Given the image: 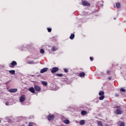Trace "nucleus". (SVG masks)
Listing matches in <instances>:
<instances>
[{
  "label": "nucleus",
  "instance_id": "1",
  "mask_svg": "<svg viewBox=\"0 0 126 126\" xmlns=\"http://www.w3.org/2000/svg\"><path fill=\"white\" fill-rule=\"evenodd\" d=\"M115 108L117 109L115 112V114H117V115H122L123 114V111L120 109L121 108L120 106H117Z\"/></svg>",
  "mask_w": 126,
  "mask_h": 126
},
{
  "label": "nucleus",
  "instance_id": "2",
  "mask_svg": "<svg viewBox=\"0 0 126 126\" xmlns=\"http://www.w3.org/2000/svg\"><path fill=\"white\" fill-rule=\"evenodd\" d=\"M52 73H56L57 71L60 70V69L58 67H53L50 69Z\"/></svg>",
  "mask_w": 126,
  "mask_h": 126
},
{
  "label": "nucleus",
  "instance_id": "3",
  "mask_svg": "<svg viewBox=\"0 0 126 126\" xmlns=\"http://www.w3.org/2000/svg\"><path fill=\"white\" fill-rule=\"evenodd\" d=\"M15 65H17V63L16 61H12L9 65V67L13 68Z\"/></svg>",
  "mask_w": 126,
  "mask_h": 126
},
{
  "label": "nucleus",
  "instance_id": "4",
  "mask_svg": "<svg viewBox=\"0 0 126 126\" xmlns=\"http://www.w3.org/2000/svg\"><path fill=\"white\" fill-rule=\"evenodd\" d=\"M55 118V115H52V114H49L47 116V119L48 121H52V120H54Z\"/></svg>",
  "mask_w": 126,
  "mask_h": 126
},
{
  "label": "nucleus",
  "instance_id": "5",
  "mask_svg": "<svg viewBox=\"0 0 126 126\" xmlns=\"http://www.w3.org/2000/svg\"><path fill=\"white\" fill-rule=\"evenodd\" d=\"M82 5L84 6H90V3L88 2L87 1H83L82 2Z\"/></svg>",
  "mask_w": 126,
  "mask_h": 126
},
{
  "label": "nucleus",
  "instance_id": "6",
  "mask_svg": "<svg viewBox=\"0 0 126 126\" xmlns=\"http://www.w3.org/2000/svg\"><path fill=\"white\" fill-rule=\"evenodd\" d=\"M34 88L35 91H37V92H40L41 91V87L38 85H34Z\"/></svg>",
  "mask_w": 126,
  "mask_h": 126
},
{
  "label": "nucleus",
  "instance_id": "7",
  "mask_svg": "<svg viewBox=\"0 0 126 126\" xmlns=\"http://www.w3.org/2000/svg\"><path fill=\"white\" fill-rule=\"evenodd\" d=\"M25 101V95L23 94L20 98V102L22 103V102H24Z\"/></svg>",
  "mask_w": 126,
  "mask_h": 126
},
{
  "label": "nucleus",
  "instance_id": "8",
  "mask_svg": "<svg viewBox=\"0 0 126 126\" xmlns=\"http://www.w3.org/2000/svg\"><path fill=\"white\" fill-rule=\"evenodd\" d=\"M47 71H48V68H44L41 70L40 73H44Z\"/></svg>",
  "mask_w": 126,
  "mask_h": 126
},
{
  "label": "nucleus",
  "instance_id": "9",
  "mask_svg": "<svg viewBox=\"0 0 126 126\" xmlns=\"http://www.w3.org/2000/svg\"><path fill=\"white\" fill-rule=\"evenodd\" d=\"M9 92H10L11 93H15V92H17V89H10Z\"/></svg>",
  "mask_w": 126,
  "mask_h": 126
},
{
  "label": "nucleus",
  "instance_id": "10",
  "mask_svg": "<svg viewBox=\"0 0 126 126\" xmlns=\"http://www.w3.org/2000/svg\"><path fill=\"white\" fill-rule=\"evenodd\" d=\"M33 87L30 88L29 91L31 92V93H35V89Z\"/></svg>",
  "mask_w": 126,
  "mask_h": 126
},
{
  "label": "nucleus",
  "instance_id": "11",
  "mask_svg": "<svg viewBox=\"0 0 126 126\" xmlns=\"http://www.w3.org/2000/svg\"><path fill=\"white\" fill-rule=\"evenodd\" d=\"M63 122L64 124H65L66 125H68L70 123V121L67 119H65L63 121Z\"/></svg>",
  "mask_w": 126,
  "mask_h": 126
},
{
  "label": "nucleus",
  "instance_id": "12",
  "mask_svg": "<svg viewBox=\"0 0 126 126\" xmlns=\"http://www.w3.org/2000/svg\"><path fill=\"white\" fill-rule=\"evenodd\" d=\"M104 94H105V93H104V91H101L98 93V95H99V96H104Z\"/></svg>",
  "mask_w": 126,
  "mask_h": 126
},
{
  "label": "nucleus",
  "instance_id": "13",
  "mask_svg": "<svg viewBox=\"0 0 126 126\" xmlns=\"http://www.w3.org/2000/svg\"><path fill=\"white\" fill-rule=\"evenodd\" d=\"M79 76L80 77H83V76H85V73L84 72H81L79 73Z\"/></svg>",
  "mask_w": 126,
  "mask_h": 126
},
{
  "label": "nucleus",
  "instance_id": "14",
  "mask_svg": "<svg viewBox=\"0 0 126 126\" xmlns=\"http://www.w3.org/2000/svg\"><path fill=\"white\" fill-rule=\"evenodd\" d=\"M81 114L82 116H84L85 115H86L87 114V111H84V110H82L81 112Z\"/></svg>",
  "mask_w": 126,
  "mask_h": 126
},
{
  "label": "nucleus",
  "instance_id": "15",
  "mask_svg": "<svg viewBox=\"0 0 126 126\" xmlns=\"http://www.w3.org/2000/svg\"><path fill=\"white\" fill-rule=\"evenodd\" d=\"M75 35L74 34L72 33V34H71L69 38L71 40H73V39H74V37H75Z\"/></svg>",
  "mask_w": 126,
  "mask_h": 126
},
{
  "label": "nucleus",
  "instance_id": "16",
  "mask_svg": "<svg viewBox=\"0 0 126 126\" xmlns=\"http://www.w3.org/2000/svg\"><path fill=\"white\" fill-rule=\"evenodd\" d=\"M9 73H10L11 74H15V70H11L9 71Z\"/></svg>",
  "mask_w": 126,
  "mask_h": 126
},
{
  "label": "nucleus",
  "instance_id": "17",
  "mask_svg": "<svg viewBox=\"0 0 126 126\" xmlns=\"http://www.w3.org/2000/svg\"><path fill=\"white\" fill-rule=\"evenodd\" d=\"M84 124H85V121H84V120H81L80 121V125L81 126H83V125H84Z\"/></svg>",
  "mask_w": 126,
  "mask_h": 126
},
{
  "label": "nucleus",
  "instance_id": "18",
  "mask_svg": "<svg viewBox=\"0 0 126 126\" xmlns=\"http://www.w3.org/2000/svg\"><path fill=\"white\" fill-rule=\"evenodd\" d=\"M105 98V95H100V96L99 97V99L100 101H102V100H104Z\"/></svg>",
  "mask_w": 126,
  "mask_h": 126
},
{
  "label": "nucleus",
  "instance_id": "19",
  "mask_svg": "<svg viewBox=\"0 0 126 126\" xmlns=\"http://www.w3.org/2000/svg\"><path fill=\"white\" fill-rule=\"evenodd\" d=\"M116 7L117 8H120L121 7V3L118 2L116 3Z\"/></svg>",
  "mask_w": 126,
  "mask_h": 126
},
{
  "label": "nucleus",
  "instance_id": "20",
  "mask_svg": "<svg viewBox=\"0 0 126 126\" xmlns=\"http://www.w3.org/2000/svg\"><path fill=\"white\" fill-rule=\"evenodd\" d=\"M57 48H56L55 47H53L51 48V52H56V51H57Z\"/></svg>",
  "mask_w": 126,
  "mask_h": 126
},
{
  "label": "nucleus",
  "instance_id": "21",
  "mask_svg": "<svg viewBox=\"0 0 126 126\" xmlns=\"http://www.w3.org/2000/svg\"><path fill=\"white\" fill-rule=\"evenodd\" d=\"M97 125L98 126H103V124L102 123V122H101V121H98Z\"/></svg>",
  "mask_w": 126,
  "mask_h": 126
},
{
  "label": "nucleus",
  "instance_id": "22",
  "mask_svg": "<svg viewBox=\"0 0 126 126\" xmlns=\"http://www.w3.org/2000/svg\"><path fill=\"white\" fill-rule=\"evenodd\" d=\"M42 84L44 85V86H47L48 85V83H47L45 81H42Z\"/></svg>",
  "mask_w": 126,
  "mask_h": 126
},
{
  "label": "nucleus",
  "instance_id": "23",
  "mask_svg": "<svg viewBox=\"0 0 126 126\" xmlns=\"http://www.w3.org/2000/svg\"><path fill=\"white\" fill-rule=\"evenodd\" d=\"M28 63L29 64H34V63H35L33 61H29L28 62Z\"/></svg>",
  "mask_w": 126,
  "mask_h": 126
},
{
  "label": "nucleus",
  "instance_id": "24",
  "mask_svg": "<svg viewBox=\"0 0 126 126\" xmlns=\"http://www.w3.org/2000/svg\"><path fill=\"white\" fill-rule=\"evenodd\" d=\"M56 76L62 77V76H63V74H56Z\"/></svg>",
  "mask_w": 126,
  "mask_h": 126
},
{
  "label": "nucleus",
  "instance_id": "25",
  "mask_svg": "<svg viewBox=\"0 0 126 126\" xmlns=\"http://www.w3.org/2000/svg\"><path fill=\"white\" fill-rule=\"evenodd\" d=\"M40 54H44V53H45V50H44L43 49H41L40 50Z\"/></svg>",
  "mask_w": 126,
  "mask_h": 126
},
{
  "label": "nucleus",
  "instance_id": "26",
  "mask_svg": "<svg viewBox=\"0 0 126 126\" xmlns=\"http://www.w3.org/2000/svg\"><path fill=\"white\" fill-rule=\"evenodd\" d=\"M120 91H121L122 92H126V89H124V88H121L120 90Z\"/></svg>",
  "mask_w": 126,
  "mask_h": 126
},
{
  "label": "nucleus",
  "instance_id": "27",
  "mask_svg": "<svg viewBox=\"0 0 126 126\" xmlns=\"http://www.w3.org/2000/svg\"><path fill=\"white\" fill-rule=\"evenodd\" d=\"M48 32H52V29L50 28H47Z\"/></svg>",
  "mask_w": 126,
  "mask_h": 126
},
{
  "label": "nucleus",
  "instance_id": "28",
  "mask_svg": "<svg viewBox=\"0 0 126 126\" xmlns=\"http://www.w3.org/2000/svg\"><path fill=\"white\" fill-rule=\"evenodd\" d=\"M64 71L66 73H67L68 72V69L67 68H64Z\"/></svg>",
  "mask_w": 126,
  "mask_h": 126
},
{
  "label": "nucleus",
  "instance_id": "29",
  "mask_svg": "<svg viewBox=\"0 0 126 126\" xmlns=\"http://www.w3.org/2000/svg\"><path fill=\"white\" fill-rule=\"evenodd\" d=\"M119 126H125V123L121 122Z\"/></svg>",
  "mask_w": 126,
  "mask_h": 126
},
{
  "label": "nucleus",
  "instance_id": "30",
  "mask_svg": "<svg viewBox=\"0 0 126 126\" xmlns=\"http://www.w3.org/2000/svg\"><path fill=\"white\" fill-rule=\"evenodd\" d=\"M107 74H108V75H109V74H110V73H111V70H108L106 72Z\"/></svg>",
  "mask_w": 126,
  "mask_h": 126
},
{
  "label": "nucleus",
  "instance_id": "31",
  "mask_svg": "<svg viewBox=\"0 0 126 126\" xmlns=\"http://www.w3.org/2000/svg\"><path fill=\"white\" fill-rule=\"evenodd\" d=\"M28 126H33V123L30 122Z\"/></svg>",
  "mask_w": 126,
  "mask_h": 126
},
{
  "label": "nucleus",
  "instance_id": "32",
  "mask_svg": "<svg viewBox=\"0 0 126 126\" xmlns=\"http://www.w3.org/2000/svg\"><path fill=\"white\" fill-rule=\"evenodd\" d=\"M9 104V102H6V103H5L6 106H8Z\"/></svg>",
  "mask_w": 126,
  "mask_h": 126
},
{
  "label": "nucleus",
  "instance_id": "33",
  "mask_svg": "<svg viewBox=\"0 0 126 126\" xmlns=\"http://www.w3.org/2000/svg\"><path fill=\"white\" fill-rule=\"evenodd\" d=\"M90 61L92 62V61H93V57H90Z\"/></svg>",
  "mask_w": 126,
  "mask_h": 126
},
{
  "label": "nucleus",
  "instance_id": "34",
  "mask_svg": "<svg viewBox=\"0 0 126 126\" xmlns=\"http://www.w3.org/2000/svg\"><path fill=\"white\" fill-rule=\"evenodd\" d=\"M111 79H112V77H108V80H111Z\"/></svg>",
  "mask_w": 126,
  "mask_h": 126
},
{
  "label": "nucleus",
  "instance_id": "35",
  "mask_svg": "<svg viewBox=\"0 0 126 126\" xmlns=\"http://www.w3.org/2000/svg\"><path fill=\"white\" fill-rule=\"evenodd\" d=\"M115 97H119V94H115Z\"/></svg>",
  "mask_w": 126,
  "mask_h": 126
},
{
  "label": "nucleus",
  "instance_id": "36",
  "mask_svg": "<svg viewBox=\"0 0 126 126\" xmlns=\"http://www.w3.org/2000/svg\"><path fill=\"white\" fill-rule=\"evenodd\" d=\"M105 126H109V125H106Z\"/></svg>",
  "mask_w": 126,
  "mask_h": 126
},
{
  "label": "nucleus",
  "instance_id": "37",
  "mask_svg": "<svg viewBox=\"0 0 126 126\" xmlns=\"http://www.w3.org/2000/svg\"><path fill=\"white\" fill-rule=\"evenodd\" d=\"M114 19L116 20V18H114Z\"/></svg>",
  "mask_w": 126,
  "mask_h": 126
},
{
  "label": "nucleus",
  "instance_id": "38",
  "mask_svg": "<svg viewBox=\"0 0 126 126\" xmlns=\"http://www.w3.org/2000/svg\"><path fill=\"white\" fill-rule=\"evenodd\" d=\"M0 123H1V121H0Z\"/></svg>",
  "mask_w": 126,
  "mask_h": 126
}]
</instances>
